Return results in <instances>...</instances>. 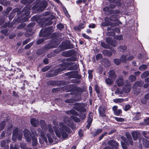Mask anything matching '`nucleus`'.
Here are the masks:
<instances>
[{"mask_svg":"<svg viewBox=\"0 0 149 149\" xmlns=\"http://www.w3.org/2000/svg\"><path fill=\"white\" fill-rule=\"evenodd\" d=\"M98 110L100 116L102 117H105L106 116L105 114L106 108L105 107L100 106L98 107Z\"/></svg>","mask_w":149,"mask_h":149,"instance_id":"17","label":"nucleus"},{"mask_svg":"<svg viewBox=\"0 0 149 149\" xmlns=\"http://www.w3.org/2000/svg\"><path fill=\"white\" fill-rule=\"evenodd\" d=\"M58 34H57L55 33H52L51 35V39H59L58 38Z\"/></svg>","mask_w":149,"mask_h":149,"instance_id":"53","label":"nucleus"},{"mask_svg":"<svg viewBox=\"0 0 149 149\" xmlns=\"http://www.w3.org/2000/svg\"><path fill=\"white\" fill-rule=\"evenodd\" d=\"M64 70L65 68H62L61 67L55 70L52 69L46 72V76L47 78L54 77L60 74Z\"/></svg>","mask_w":149,"mask_h":149,"instance_id":"3","label":"nucleus"},{"mask_svg":"<svg viewBox=\"0 0 149 149\" xmlns=\"http://www.w3.org/2000/svg\"><path fill=\"white\" fill-rule=\"evenodd\" d=\"M11 70H8L5 72V76L7 78H9V77L13 76L14 73H11Z\"/></svg>","mask_w":149,"mask_h":149,"instance_id":"41","label":"nucleus"},{"mask_svg":"<svg viewBox=\"0 0 149 149\" xmlns=\"http://www.w3.org/2000/svg\"><path fill=\"white\" fill-rule=\"evenodd\" d=\"M65 88L67 91L71 92L70 93H67L65 96L68 97L70 95H74L75 97L79 96L78 95L79 92H83L84 91V89L79 87H77L76 84H71L65 86Z\"/></svg>","mask_w":149,"mask_h":149,"instance_id":"1","label":"nucleus"},{"mask_svg":"<svg viewBox=\"0 0 149 149\" xmlns=\"http://www.w3.org/2000/svg\"><path fill=\"white\" fill-rule=\"evenodd\" d=\"M31 123L32 125L34 127H37L39 124V122L36 118H32L31 119Z\"/></svg>","mask_w":149,"mask_h":149,"instance_id":"25","label":"nucleus"},{"mask_svg":"<svg viewBox=\"0 0 149 149\" xmlns=\"http://www.w3.org/2000/svg\"><path fill=\"white\" fill-rule=\"evenodd\" d=\"M30 9L29 8L25 7L22 10V16L24 17H23V22L27 21L30 17Z\"/></svg>","mask_w":149,"mask_h":149,"instance_id":"11","label":"nucleus"},{"mask_svg":"<svg viewBox=\"0 0 149 149\" xmlns=\"http://www.w3.org/2000/svg\"><path fill=\"white\" fill-rule=\"evenodd\" d=\"M113 31H114V32H111L110 33H111L112 36L115 35V32H116L117 33H119L120 32V29L118 28L114 27V29H113Z\"/></svg>","mask_w":149,"mask_h":149,"instance_id":"45","label":"nucleus"},{"mask_svg":"<svg viewBox=\"0 0 149 149\" xmlns=\"http://www.w3.org/2000/svg\"><path fill=\"white\" fill-rule=\"evenodd\" d=\"M127 48L126 46L125 45H120L118 48L119 51L123 52L126 51Z\"/></svg>","mask_w":149,"mask_h":149,"instance_id":"34","label":"nucleus"},{"mask_svg":"<svg viewBox=\"0 0 149 149\" xmlns=\"http://www.w3.org/2000/svg\"><path fill=\"white\" fill-rule=\"evenodd\" d=\"M83 112H80V114L78 113V115H76L79 117L82 120L85 119L86 117V114Z\"/></svg>","mask_w":149,"mask_h":149,"instance_id":"42","label":"nucleus"},{"mask_svg":"<svg viewBox=\"0 0 149 149\" xmlns=\"http://www.w3.org/2000/svg\"><path fill=\"white\" fill-rule=\"evenodd\" d=\"M21 3L25 5H29L32 3L31 0H21Z\"/></svg>","mask_w":149,"mask_h":149,"instance_id":"43","label":"nucleus"},{"mask_svg":"<svg viewBox=\"0 0 149 149\" xmlns=\"http://www.w3.org/2000/svg\"><path fill=\"white\" fill-rule=\"evenodd\" d=\"M75 54V51L73 49H71L66 52H63L62 53V55L63 56L69 57L74 55Z\"/></svg>","mask_w":149,"mask_h":149,"instance_id":"15","label":"nucleus"},{"mask_svg":"<svg viewBox=\"0 0 149 149\" xmlns=\"http://www.w3.org/2000/svg\"><path fill=\"white\" fill-rule=\"evenodd\" d=\"M76 58L74 56H72L70 58H67L66 61L68 62L74 61H76Z\"/></svg>","mask_w":149,"mask_h":149,"instance_id":"56","label":"nucleus"},{"mask_svg":"<svg viewBox=\"0 0 149 149\" xmlns=\"http://www.w3.org/2000/svg\"><path fill=\"white\" fill-rule=\"evenodd\" d=\"M8 30L7 29H3L1 31V33L6 36H8L9 33H8Z\"/></svg>","mask_w":149,"mask_h":149,"instance_id":"51","label":"nucleus"},{"mask_svg":"<svg viewBox=\"0 0 149 149\" xmlns=\"http://www.w3.org/2000/svg\"><path fill=\"white\" fill-rule=\"evenodd\" d=\"M95 90L97 94L98 95L100 93V87L97 84L95 86Z\"/></svg>","mask_w":149,"mask_h":149,"instance_id":"57","label":"nucleus"},{"mask_svg":"<svg viewBox=\"0 0 149 149\" xmlns=\"http://www.w3.org/2000/svg\"><path fill=\"white\" fill-rule=\"evenodd\" d=\"M101 45L102 47L106 49H109L110 47L109 45L105 43L104 42H102Z\"/></svg>","mask_w":149,"mask_h":149,"instance_id":"58","label":"nucleus"},{"mask_svg":"<svg viewBox=\"0 0 149 149\" xmlns=\"http://www.w3.org/2000/svg\"><path fill=\"white\" fill-rule=\"evenodd\" d=\"M6 124V123L5 121H3L1 122L0 123V131L3 129Z\"/></svg>","mask_w":149,"mask_h":149,"instance_id":"47","label":"nucleus"},{"mask_svg":"<svg viewBox=\"0 0 149 149\" xmlns=\"http://www.w3.org/2000/svg\"><path fill=\"white\" fill-rule=\"evenodd\" d=\"M86 22L83 21L82 22L79 23V25L77 26H75L74 27V29L76 31H80L81 29H83L86 26Z\"/></svg>","mask_w":149,"mask_h":149,"instance_id":"14","label":"nucleus"},{"mask_svg":"<svg viewBox=\"0 0 149 149\" xmlns=\"http://www.w3.org/2000/svg\"><path fill=\"white\" fill-rule=\"evenodd\" d=\"M109 145L113 149H117L118 148V143L113 140H111L108 142Z\"/></svg>","mask_w":149,"mask_h":149,"instance_id":"18","label":"nucleus"},{"mask_svg":"<svg viewBox=\"0 0 149 149\" xmlns=\"http://www.w3.org/2000/svg\"><path fill=\"white\" fill-rule=\"evenodd\" d=\"M63 80L61 81H53L50 80L47 82V84L48 86H63L65 84Z\"/></svg>","mask_w":149,"mask_h":149,"instance_id":"10","label":"nucleus"},{"mask_svg":"<svg viewBox=\"0 0 149 149\" xmlns=\"http://www.w3.org/2000/svg\"><path fill=\"white\" fill-rule=\"evenodd\" d=\"M142 141L143 143V146L146 148H148L149 147V140L143 138L142 139Z\"/></svg>","mask_w":149,"mask_h":149,"instance_id":"33","label":"nucleus"},{"mask_svg":"<svg viewBox=\"0 0 149 149\" xmlns=\"http://www.w3.org/2000/svg\"><path fill=\"white\" fill-rule=\"evenodd\" d=\"M118 16L116 15H112L110 16V20L112 21H116L118 19Z\"/></svg>","mask_w":149,"mask_h":149,"instance_id":"39","label":"nucleus"},{"mask_svg":"<svg viewBox=\"0 0 149 149\" xmlns=\"http://www.w3.org/2000/svg\"><path fill=\"white\" fill-rule=\"evenodd\" d=\"M114 119L117 121L123 122L124 121V119L122 118H119L117 117H115Z\"/></svg>","mask_w":149,"mask_h":149,"instance_id":"63","label":"nucleus"},{"mask_svg":"<svg viewBox=\"0 0 149 149\" xmlns=\"http://www.w3.org/2000/svg\"><path fill=\"white\" fill-rule=\"evenodd\" d=\"M113 80H114L108 77V78L105 79V81L107 85H111L113 84Z\"/></svg>","mask_w":149,"mask_h":149,"instance_id":"40","label":"nucleus"},{"mask_svg":"<svg viewBox=\"0 0 149 149\" xmlns=\"http://www.w3.org/2000/svg\"><path fill=\"white\" fill-rule=\"evenodd\" d=\"M54 132L56 136L59 138H60L62 136V138L65 139L68 138V134L62 128H58L56 127H53Z\"/></svg>","mask_w":149,"mask_h":149,"instance_id":"4","label":"nucleus"},{"mask_svg":"<svg viewBox=\"0 0 149 149\" xmlns=\"http://www.w3.org/2000/svg\"><path fill=\"white\" fill-rule=\"evenodd\" d=\"M69 41H66L62 42L59 45V47L61 49H68L69 45Z\"/></svg>","mask_w":149,"mask_h":149,"instance_id":"20","label":"nucleus"},{"mask_svg":"<svg viewBox=\"0 0 149 149\" xmlns=\"http://www.w3.org/2000/svg\"><path fill=\"white\" fill-rule=\"evenodd\" d=\"M70 118L75 122L79 123L80 121V120L79 118L74 116L73 115L71 116Z\"/></svg>","mask_w":149,"mask_h":149,"instance_id":"44","label":"nucleus"},{"mask_svg":"<svg viewBox=\"0 0 149 149\" xmlns=\"http://www.w3.org/2000/svg\"><path fill=\"white\" fill-rule=\"evenodd\" d=\"M32 145L33 146H36L38 143L37 138L35 136H33L32 137Z\"/></svg>","mask_w":149,"mask_h":149,"instance_id":"31","label":"nucleus"},{"mask_svg":"<svg viewBox=\"0 0 149 149\" xmlns=\"http://www.w3.org/2000/svg\"><path fill=\"white\" fill-rule=\"evenodd\" d=\"M75 73V71H70L69 72H66L65 73V75L66 76H68V78H73L74 76V74Z\"/></svg>","mask_w":149,"mask_h":149,"instance_id":"32","label":"nucleus"},{"mask_svg":"<svg viewBox=\"0 0 149 149\" xmlns=\"http://www.w3.org/2000/svg\"><path fill=\"white\" fill-rule=\"evenodd\" d=\"M124 80L122 77L117 79L116 83L118 86H122L124 85Z\"/></svg>","mask_w":149,"mask_h":149,"instance_id":"24","label":"nucleus"},{"mask_svg":"<svg viewBox=\"0 0 149 149\" xmlns=\"http://www.w3.org/2000/svg\"><path fill=\"white\" fill-rule=\"evenodd\" d=\"M61 128L68 133H70L72 132L70 128L65 125H63Z\"/></svg>","mask_w":149,"mask_h":149,"instance_id":"38","label":"nucleus"},{"mask_svg":"<svg viewBox=\"0 0 149 149\" xmlns=\"http://www.w3.org/2000/svg\"><path fill=\"white\" fill-rule=\"evenodd\" d=\"M45 39L44 38H41L37 40L36 42V45H39L42 43L44 41Z\"/></svg>","mask_w":149,"mask_h":149,"instance_id":"50","label":"nucleus"},{"mask_svg":"<svg viewBox=\"0 0 149 149\" xmlns=\"http://www.w3.org/2000/svg\"><path fill=\"white\" fill-rule=\"evenodd\" d=\"M24 136L27 141L30 142L31 140L32 136L30 131L26 129L24 131Z\"/></svg>","mask_w":149,"mask_h":149,"instance_id":"13","label":"nucleus"},{"mask_svg":"<svg viewBox=\"0 0 149 149\" xmlns=\"http://www.w3.org/2000/svg\"><path fill=\"white\" fill-rule=\"evenodd\" d=\"M53 27L52 26L48 27L45 29H42L40 30L39 33L40 37H46L50 35L53 32Z\"/></svg>","mask_w":149,"mask_h":149,"instance_id":"5","label":"nucleus"},{"mask_svg":"<svg viewBox=\"0 0 149 149\" xmlns=\"http://www.w3.org/2000/svg\"><path fill=\"white\" fill-rule=\"evenodd\" d=\"M102 53L104 55L108 56H110L112 55V52L111 51L109 50H104Z\"/></svg>","mask_w":149,"mask_h":149,"instance_id":"37","label":"nucleus"},{"mask_svg":"<svg viewBox=\"0 0 149 149\" xmlns=\"http://www.w3.org/2000/svg\"><path fill=\"white\" fill-rule=\"evenodd\" d=\"M73 63L72 62H64L60 64L62 68H65V70L68 66H70L69 70H76L79 68V66L76 64L73 65Z\"/></svg>","mask_w":149,"mask_h":149,"instance_id":"6","label":"nucleus"},{"mask_svg":"<svg viewBox=\"0 0 149 149\" xmlns=\"http://www.w3.org/2000/svg\"><path fill=\"white\" fill-rule=\"evenodd\" d=\"M147 65L145 64H143L139 67V69L141 71L143 70H144L147 68Z\"/></svg>","mask_w":149,"mask_h":149,"instance_id":"54","label":"nucleus"},{"mask_svg":"<svg viewBox=\"0 0 149 149\" xmlns=\"http://www.w3.org/2000/svg\"><path fill=\"white\" fill-rule=\"evenodd\" d=\"M55 48L54 46L50 42L46 44L45 46V49L46 50H49L52 48Z\"/></svg>","mask_w":149,"mask_h":149,"instance_id":"35","label":"nucleus"},{"mask_svg":"<svg viewBox=\"0 0 149 149\" xmlns=\"http://www.w3.org/2000/svg\"><path fill=\"white\" fill-rule=\"evenodd\" d=\"M47 6V3L45 1H42L40 3V1L37 0L35 2L34 5L32 7L33 12L36 13L41 12Z\"/></svg>","mask_w":149,"mask_h":149,"instance_id":"2","label":"nucleus"},{"mask_svg":"<svg viewBox=\"0 0 149 149\" xmlns=\"http://www.w3.org/2000/svg\"><path fill=\"white\" fill-rule=\"evenodd\" d=\"M0 2L1 4L3 6H6L8 4V3L6 0H1Z\"/></svg>","mask_w":149,"mask_h":149,"instance_id":"64","label":"nucleus"},{"mask_svg":"<svg viewBox=\"0 0 149 149\" xmlns=\"http://www.w3.org/2000/svg\"><path fill=\"white\" fill-rule=\"evenodd\" d=\"M125 136L127 139V140L129 142V144L132 146L133 144V142L132 138L130 133L128 132H127L125 133Z\"/></svg>","mask_w":149,"mask_h":149,"instance_id":"21","label":"nucleus"},{"mask_svg":"<svg viewBox=\"0 0 149 149\" xmlns=\"http://www.w3.org/2000/svg\"><path fill=\"white\" fill-rule=\"evenodd\" d=\"M26 26V24L24 23H22L19 25L17 27V29H21L23 28Z\"/></svg>","mask_w":149,"mask_h":149,"instance_id":"61","label":"nucleus"},{"mask_svg":"<svg viewBox=\"0 0 149 149\" xmlns=\"http://www.w3.org/2000/svg\"><path fill=\"white\" fill-rule=\"evenodd\" d=\"M91 114H92V113L91 112L89 113L88 114L87 122V123H88L91 124L93 120V116H92V115H91Z\"/></svg>","mask_w":149,"mask_h":149,"instance_id":"36","label":"nucleus"},{"mask_svg":"<svg viewBox=\"0 0 149 149\" xmlns=\"http://www.w3.org/2000/svg\"><path fill=\"white\" fill-rule=\"evenodd\" d=\"M108 77L114 80L116 77V75L114 70H110L109 72Z\"/></svg>","mask_w":149,"mask_h":149,"instance_id":"23","label":"nucleus"},{"mask_svg":"<svg viewBox=\"0 0 149 149\" xmlns=\"http://www.w3.org/2000/svg\"><path fill=\"white\" fill-rule=\"evenodd\" d=\"M106 42L110 45L115 47L117 46V43L116 40H113L112 38L108 37L106 38Z\"/></svg>","mask_w":149,"mask_h":149,"instance_id":"16","label":"nucleus"},{"mask_svg":"<svg viewBox=\"0 0 149 149\" xmlns=\"http://www.w3.org/2000/svg\"><path fill=\"white\" fill-rule=\"evenodd\" d=\"M19 130L17 127L15 128L13 132L12 139L14 141L16 140L17 138Z\"/></svg>","mask_w":149,"mask_h":149,"instance_id":"22","label":"nucleus"},{"mask_svg":"<svg viewBox=\"0 0 149 149\" xmlns=\"http://www.w3.org/2000/svg\"><path fill=\"white\" fill-rule=\"evenodd\" d=\"M136 79V77L133 75H131L129 77V79L131 82H133L135 81Z\"/></svg>","mask_w":149,"mask_h":149,"instance_id":"55","label":"nucleus"},{"mask_svg":"<svg viewBox=\"0 0 149 149\" xmlns=\"http://www.w3.org/2000/svg\"><path fill=\"white\" fill-rule=\"evenodd\" d=\"M81 99V97L79 96L77 99L75 98L74 99H67L65 100V101L67 103H71L74 102L75 101H79Z\"/></svg>","mask_w":149,"mask_h":149,"instance_id":"27","label":"nucleus"},{"mask_svg":"<svg viewBox=\"0 0 149 149\" xmlns=\"http://www.w3.org/2000/svg\"><path fill=\"white\" fill-rule=\"evenodd\" d=\"M114 63L116 65H119L121 63V60L118 58H115L113 60Z\"/></svg>","mask_w":149,"mask_h":149,"instance_id":"59","label":"nucleus"},{"mask_svg":"<svg viewBox=\"0 0 149 149\" xmlns=\"http://www.w3.org/2000/svg\"><path fill=\"white\" fill-rule=\"evenodd\" d=\"M65 113L68 115H78V113L74 109H71L70 110L67 111Z\"/></svg>","mask_w":149,"mask_h":149,"instance_id":"29","label":"nucleus"},{"mask_svg":"<svg viewBox=\"0 0 149 149\" xmlns=\"http://www.w3.org/2000/svg\"><path fill=\"white\" fill-rule=\"evenodd\" d=\"M93 72V70H89L88 71V78L89 79H92L93 78V75L92 73Z\"/></svg>","mask_w":149,"mask_h":149,"instance_id":"49","label":"nucleus"},{"mask_svg":"<svg viewBox=\"0 0 149 149\" xmlns=\"http://www.w3.org/2000/svg\"><path fill=\"white\" fill-rule=\"evenodd\" d=\"M73 78H75L77 79H81V75L78 74V72L77 70L75 71V73Z\"/></svg>","mask_w":149,"mask_h":149,"instance_id":"48","label":"nucleus"},{"mask_svg":"<svg viewBox=\"0 0 149 149\" xmlns=\"http://www.w3.org/2000/svg\"><path fill=\"white\" fill-rule=\"evenodd\" d=\"M51 68V67L50 66L48 65L42 68L41 71L42 72H44L49 70Z\"/></svg>","mask_w":149,"mask_h":149,"instance_id":"52","label":"nucleus"},{"mask_svg":"<svg viewBox=\"0 0 149 149\" xmlns=\"http://www.w3.org/2000/svg\"><path fill=\"white\" fill-rule=\"evenodd\" d=\"M132 135L134 140L136 141L137 140L140 134L139 132L133 131L132 133Z\"/></svg>","mask_w":149,"mask_h":149,"instance_id":"30","label":"nucleus"},{"mask_svg":"<svg viewBox=\"0 0 149 149\" xmlns=\"http://www.w3.org/2000/svg\"><path fill=\"white\" fill-rule=\"evenodd\" d=\"M149 75V71H146L144 72L141 75V77L142 78H145Z\"/></svg>","mask_w":149,"mask_h":149,"instance_id":"46","label":"nucleus"},{"mask_svg":"<svg viewBox=\"0 0 149 149\" xmlns=\"http://www.w3.org/2000/svg\"><path fill=\"white\" fill-rule=\"evenodd\" d=\"M103 11L105 12H108L110 14H119L120 13V11L118 10H113L111 9L109 6H106L103 8Z\"/></svg>","mask_w":149,"mask_h":149,"instance_id":"12","label":"nucleus"},{"mask_svg":"<svg viewBox=\"0 0 149 149\" xmlns=\"http://www.w3.org/2000/svg\"><path fill=\"white\" fill-rule=\"evenodd\" d=\"M75 106L74 109L80 112L85 113L86 109L85 108V104L83 103H76L74 104Z\"/></svg>","mask_w":149,"mask_h":149,"instance_id":"7","label":"nucleus"},{"mask_svg":"<svg viewBox=\"0 0 149 149\" xmlns=\"http://www.w3.org/2000/svg\"><path fill=\"white\" fill-rule=\"evenodd\" d=\"M50 42L54 46L55 48L60 43L59 39H51Z\"/></svg>","mask_w":149,"mask_h":149,"instance_id":"19","label":"nucleus"},{"mask_svg":"<svg viewBox=\"0 0 149 149\" xmlns=\"http://www.w3.org/2000/svg\"><path fill=\"white\" fill-rule=\"evenodd\" d=\"M56 27L57 29H58L61 30L62 29L64 28V26L61 23H59V24H57Z\"/></svg>","mask_w":149,"mask_h":149,"instance_id":"60","label":"nucleus"},{"mask_svg":"<svg viewBox=\"0 0 149 149\" xmlns=\"http://www.w3.org/2000/svg\"><path fill=\"white\" fill-rule=\"evenodd\" d=\"M122 112V110L120 109H118L114 112V114L116 116H118Z\"/></svg>","mask_w":149,"mask_h":149,"instance_id":"62","label":"nucleus"},{"mask_svg":"<svg viewBox=\"0 0 149 149\" xmlns=\"http://www.w3.org/2000/svg\"><path fill=\"white\" fill-rule=\"evenodd\" d=\"M55 18V16L53 15H51L48 17H43L42 20H43L42 24H44L43 25L45 26H49L52 24L53 22L52 20Z\"/></svg>","mask_w":149,"mask_h":149,"instance_id":"9","label":"nucleus"},{"mask_svg":"<svg viewBox=\"0 0 149 149\" xmlns=\"http://www.w3.org/2000/svg\"><path fill=\"white\" fill-rule=\"evenodd\" d=\"M65 82V84L64 85L69 84L71 83H80L81 82V80H76L75 79H70L69 81H63Z\"/></svg>","mask_w":149,"mask_h":149,"instance_id":"26","label":"nucleus"},{"mask_svg":"<svg viewBox=\"0 0 149 149\" xmlns=\"http://www.w3.org/2000/svg\"><path fill=\"white\" fill-rule=\"evenodd\" d=\"M35 24V22H31L27 25L25 33V35L26 37H30L33 34V32L32 31V29Z\"/></svg>","mask_w":149,"mask_h":149,"instance_id":"8","label":"nucleus"},{"mask_svg":"<svg viewBox=\"0 0 149 149\" xmlns=\"http://www.w3.org/2000/svg\"><path fill=\"white\" fill-rule=\"evenodd\" d=\"M103 131V130L102 129H98L95 131L91 133V134L93 136H97L99 134L101 133Z\"/></svg>","mask_w":149,"mask_h":149,"instance_id":"28","label":"nucleus"}]
</instances>
